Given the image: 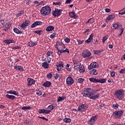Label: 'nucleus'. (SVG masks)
<instances>
[{"label":"nucleus","mask_w":125,"mask_h":125,"mask_svg":"<svg viewBox=\"0 0 125 125\" xmlns=\"http://www.w3.org/2000/svg\"><path fill=\"white\" fill-rule=\"evenodd\" d=\"M83 92V96L85 97L87 96V97L92 100H96L100 96V93L96 94L95 91H93L91 88H85L84 89Z\"/></svg>","instance_id":"obj_1"},{"label":"nucleus","mask_w":125,"mask_h":125,"mask_svg":"<svg viewBox=\"0 0 125 125\" xmlns=\"http://www.w3.org/2000/svg\"><path fill=\"white\" fill-rule=\"evenodd\" d=\"M50 12H51V8L48 5L42 7L41 9V13L43 16L49 15Z\"/></svg>","instance_id":"obj_2"},{"label":"nucleus","mask_w":125,"mask_h":125,"mask_svg":"<svg viewBox=\"0 0 125 125\" xmlns=\"http://www.w3.org/2000/svg\"><path fill=\"white\" fill-rule=\"evenodd\" d=\"M7 94L6 95V98L8 99H10L11 100H14L16 97L13 95H8V94H13L14 95L17 96V91L15 90H11L10 91H8L6 92Z\"/></svg>","instance_id":"obj_3"},{"label":"nucleus","mask_w":125,"mask_h":125,"mask_svg":"<svg viewBox=\"0 0 125 125\" xmlns=\"http://www.w3.org/2000/svg\"><path fill=\"white\" fill-rule=\"evenodd\" d=\"M115 95L119 100H122L125 95V92L122 89L117 90L115 93Z\"/></svg>","instance_id":"obj_4"},{"label":"nucleus","mask_w":125,"mask_h":125,"mask_svg":"<svg viewBox=\"0 0 125 125\" xmlns=\"http://www.w3.org/2000/svg\"><path fill=\"white\" fill-rule=\"evenodd\" d=\"M55 48H56L58 51L57 54L60 56L62 53H70V50L68 48H66L65 50H60L58 48V41L57 42L56 45H55Z\"/></svg>","instance_id":"obj_5"},{"label":"nucleus","mask_w":125,"mask_h":125,"mask_svg":"<svg viewBox=\"0 0 125 125\" xmlns=\"http://www.w3.org/2000/svg\"><path fill=\"white\" fill-rule=\"evenodd\" d=\"M124 114V111L120 110V111H115L113 113L112 116L115 118V119H121L122 116Z\"/></svg>","instance_id":"obj_6"},{"label":"nucleus","mask_w":125,"mask_h":125,"mask_svg":"<svg viewBox=\"0 0 125 125\" xmlns=\"http://www.w3.org/2000/svg\"><path fill=\"white\" fill-rule=\"evenodd\" d=\"M62 9H59L58 8H55V10L52 12V14L55 17H59L62 14Z\"/></svg>","instance_id":"obj_7"},{"label":"nucleus","mask_w":125,"mask_h":125,"mask_svg":"<svg viewBox=\"0 0 125 125\" xmlns=\"http://www.w3.org/2000/svg\"><path fill=\"white\" fill-rule=\"evenodd\" d=\"M88 108V105L87 104H82L79 105L78 107V111L79 112H85Z\"/></svg>","instance_id":"obj_8"},{"label":"nucleus","mask_w":125,"mask_h":125,"mask_svg":"<svg viewBox=\"0 0 125 125\" xmlns=\"http://www.w3.org/2000/svg\"><path fill=\"white\" fill-rule=\"evenodd\" d=\"M98 118V116L97 115H95L91 117L90 118L88 121V124L91 125H94L95 122L97 121Z\"/></svg>","instance_id":"obj_9"},{"label":"nucleus","mask_w":125,"mask_h":125,"mask_svg":"<svg viewBox=\"0 0 125 125\" xmlns=\"http://www.w3.org/2000/svg\"><path fill=\"white\" fill-rule=\"evenodd\" d=\"M90 55H91V53H90L89 50H84L82 54V56H83V58L89 57Z\"/></svg>","instance_id":"obj_10"},{"label":"nucleus","mask_w":125,"mask_h":125,"mask_svg":"<svg viewBox=\"0 0 125 125\" xmlns=\"http://www.w3.org/2000/svg\"><path fill=\"white\" fill-rule=\"evenodd\" d=\"M66 84L67 85H72L74 83V79L71 76H68L66 80Z\"/></svg>","instance_id":"obj_11"},{"label":"nucleus","mask_w":125,"mask_h":125,"mask_svg":"<svg viewBox=\"0 0 125 125\" xmlns=\"http://www.w3.org/2000/svg\"><path fill=\"white\" fill-rule=\"evenodd\" d=\"M29 24H30V21L26 20L21 25V29H26V28H27V27L29 26Z\"/></svg>","instance_id":"obj_12"},{"label":"nucleus","mask_w":125,"mask_h":125,"mask_svg":"<svg viewBox=\"0 0 125 125\" xmlns=\"http://www.w3.org/2000/svg\"><path fill=\"white\" fill-rule=\"evenodd\" d=\"M42 22L41 21H35L30 25V28H35L37 26H42Z\"/></svg>","instance_id":"obj_13"},{"label":"nucleus","mask_w":125,"mask_h":125,"mask_svg":"<svg viewBox=\"0 0 125 125\" xmlns=\"http://www.w3.org/2000/svg\"><path fill=\"white\" fill-rule=\"evenodd\" d=\"M27 85L28 86H31V85H33V84H35V83H36V81L32 78H27Z\"/></svg>","instance_id":"obj_14"},{"label":"nucleus","mask_w":125,"mask_h":125,"mask_svg":"<svg viewBox=\"0 0 125 125\" xmlns=\"http://www.w3.org/2000/svg\"><path fill=\"white\" fill-rule=\"evenodd\" d=\"M58 44L59 48L60 50H64V49L66 48L65 44H64L62 42H61L60 41H58Z\"/></svg>","instance_id":"obj_15"},{"label":"nucleus","mask_w":125,"mask_h":125,"mask_svg":"<svg viewBox=\"0 0 125 125\" xmlns=\"http://www.w3.org/2000/svg\"><path fill=\"white\" fill-rule=\"evenodd\" d=\"M68 14L71 18H74V19L78 18V15H76V13L74 11L69 12Z\"/></svg>","instance_id":"obj_16"},{"label":"nucleus","mask_w":125,"mask_h":125,"mask_svg":"<svg viewBox=\"0 0 125 125\" xmlns=\"http://www.w3.org/2000/svg\"><path fill=\"white\" fill-rule=\"evenodd\" d=\"M3 42H4V43H6V44H10V43H14L15 41L13 39H7L4 40Z\"/></svg>","instance_id":"obj_17"},{"label":"nucleus","mask_w":125,"mask_h":125,"mask_svg":"<svg viewBox=\"0 0 125 125\" xmlns=\"http://www.w3.org/2000/svg\"><path fill=\"white\" fill-rule=\"evenodd\" d=\"M113 27L114 28H113V30H114V29L116 30V29H118V28L119 27H122V24L120 23V22H116L113 23Z\"/></svg>","instance_id":"obj_18"},{"label":"nucleus","mask_w":125,"mask_h":125,"mask_svg":"<svg viewBox=\"0 0 125 125\" xmlns=\"http://www.w3.org/2000/svg\"><path fill=\"white\" fill-rule=\"evenodd\" d=\"M36 44H38V42H34L33 41H30L28 42V45L30 47H34Z\"/></svg>","instance_id":"obj_19"},{"label":"nucleus","mask_w":125,"mask_h":125,"mask_svg":"<svg viewBox=\"0 0 125 125\" xmlns=\"http://www.w3.org/2000/svg\"><path fill=\"white\" fill-rule=\"evenodd\" d=\"M93 39V34H91L89 35L88 39L87 40H86L85 42L87 43H89V42H91V41H92Z\"/></svg>","instance_id":"obj_20"},{"label":"nucleus","mask_w":125,"mask_h":125,"mask_svg":"<svg viewBox=\"0 0 125 125\" xmlns=\"http://www.w3.org/2000/svg\"><path fill=\"white\" fill-rule=\"evenodd\" d=\"M43 86L44 87H49L51 85V82L49 81H46L42 84Z\"/></svg>","instance_id":"obj_21"},{"label":"nucleus","mask_w":125,"mask_h":125,"mask_svg":"<svg viewBox=\"0 0 125 125\" xmlns=\"http://www.w3.org/2000/svg\"><path fill=\"white\" fill-rule=\"evenodd\" d=\"M95 20L93 18H90L87 21H86L85 22V23L87 25V24H88V23H89L90 24H93V23H94L95 22Z\"/></svg>","instance_id":"obj_22"},{"label":"nucleus","mask_w":125,"mask_h":125,"mask_svg":"<svg viewBox=\"0 0 125 125\" xmlns=\"http://www.w3.org/2000/svg\"><path fill=\"white\" fill-rule=\"evenodd\" d=\"M24 10H21L20 11H19L18 13L16 14V17H20L21 15H23L24 14Z\"/></svg>","instance_id":"obj_23"},{"label":"nucleus","mask_w":125,"mask_h":125,"mask_svg":"<svg viewBox=\"0 0 125 125\" xmlns=\"http://www.w3.org/2000/svg\"><path fill=\"white\" fill-rule=\"evenodd\" d=\"M90 75H93L94 76H96V75H97V74H98V72L96 69H94L90 71Z\"/></svg>","instance_id":"obj_24"},{"label":"nucleus","mask_w":125,"mask_h":125,"mask_svg":"<svg viewBox=\"0 0 125 125\" xmlns=\"http://www.w3.org/2000/svg\"><path fill=\"white\" fill-rule=\"evenodd\" d=\"M13 31L15 33H16V34H23V32L20 31V30H19L18 28H14L13 29Z\"/></svg>","instance_id":"obj_25"},{"label":"nucleus","mask_w":125,"mask_h":125,"mask_svg":"<svg viewBox=\"0 0 125 125\" xmlns=\"http://www.w3.org/2000/svg\"><path fill=\"white\" fill-rule=\"evenodd\" d=\"M53 30H54V26H51V25L47 26L46 28V31L47 32H51V31H53Z\"/></svg>","instance_id":"obj_26"},{"label":"nucleus","mask_w":125,"mask_h":125,"mask_svg":"<svg viewBox=\"0 0 125 125\" xmlns=\"http://www.w3.org/2000/svg\"><path fill=\"white\" fill-rule=\"evenodd\" d=\"M14 69L18 70L19 71H24L23 67L20 65H16L14 66Z\"/></svg>","instance_id":"obj_27"},{"label":"nucleus","mask_w":125,"mask_h":125,"mask_svg":"<svg viewBox=\"0 0 125 125\" xmlns=\"http://www.w3.org/2000/svg\"><path fill=\"white\" fill-rule=\"evenodd\" d=\"M115 18V15H110L108 16L106 20V22L110 21V20H112V19H114Z\"/></svg>","instance_id":"obj_28"},{"label":"nucleus","mask_w":125,"mask_h":125,"mask_svg":"<svg viewBox=\"0 0 125 125\" xmlns=\"http://www.w3.org/2000/svg\"><path fill=\"white\" fill-rule=\"evenodd\" d=\"M64 99H66V97L65 96H62V97H59L58 98L57 102H62Z\"/></svg>","instance_id":"obj_29"},{"label":"nucleus","mask_w":125,"mask_h":125,"mask_svg":"<svg viewBox=\"0 0 125 125\" xmlns=\"http://www.w3.org/2000/svg\"><path fill=\"white\" fill-rule=\"evenodd\" d=\"M89 81H90L91 83H98V79L92 77L89 79Z\"/></svg>","instance_id":"obj_30"},{"label":"nucleus","mask_w":125,"mask_h":125,"mask_svg":"<svg viewBox=\"0 0 125 125\" xmlns=\"http://www.w3.org/2000/svg\"><path fill=\"white\" fill-rule=\"evenodd\" d=\"M55 107H56L55 104H52L48 106V109H49V110H50L51 111V110H53Z\"/></svg>","instance_id":"obj_31"},{"label":"nucleus","mask_w":125,"mask_h":125,"mask_svg":"<svg viewBox=\"0 0 125 125\" xmlns=\"http://www.w3.org/2000/svg\"><path fill=\"white\" fill-rule=\"evenodd\" d=\"M64 123L70 124L72 122V120L70 118H66L63 119Z\"/></svg>","instance_id":"obj_32"},{"label":"nucleus","mask_w":125,"mask_h":125,"mask_svg":"<svg viewBox=\"0 0 125 125\" xmlns=\"http://www.w3.org/2000/svg\"><path fill=\"white\" fill-rule=\"evenodd\" d=\"M106 81H107V79L104 78L101 79H98V83H106Z\"/></svg>","instance_id":"obj_33"},{"label":"nucleus","mask_w":125,"mask_h":125,"mask_svg":"<svg viewBox=\"0 0 125 125\" xmlns=\"http://www.w3.org/2000/svg\"><path fill=\"white\" fill-rule=\"evenodd\" d=\"M42 67L44 68V69H48V68H49V64H48V63H43Z\"/></svg>","instance_id":"obj_34"},{"label":"nucleus","mask_w":125,"mask_h":125,"mask_svg":"<svg viewBox=\"0 0 125 125\" xmlns=\"http://www.w3.org/2000/svg\"><path fill=\"white\" fill-rule=\"evenodd\" d=\"M109 38V35H105L103 38L102 42L103 43H105V42Z\"/></svg>","instance_id":"obj_35"},{"label":"nucleus","mask_w":125,"mask_h":125,"mask_svg":"<svg viewBox=\"0 0 125 125\" xmlns=\"http://www.w3.org/2000/svg\"><path fill=\"white\" fill-rule=\"evenodd\" d=\"M85 71V69H84V66L82 65L79 67V72H80V73H84Z\"/></svg>","instance_id":"obj_36"},{"label":"nucleus","mask_w":125,"mask_h":125,"mask_svg":"<svg viewBox=\"0 0 125 125\" xmlns=\"http://www.w3.org/2000/svg\"><path fill=\"white\" fill-rule=\"evenodd\" d=\"M5 24V22L4 21V20H2L0 21V28H2V27H4Z\"/></svg>","instance_id":"obj_37"},{"label":"nucleus","mask_w":125,"mask_h":125,"mask_svg":"<svg viewBox=\"0 0 125 125\" xmlns=\"http://www.w3.org/2000/svg\"><path fill=\"white\" fill-rule=\"evenodd\" d=\"M74 68L77 70V69H80L81 67V63H74Z\"/></svg>","instance_id":"obj_38"},{"label":"nucleus","mask_w":125,"mask_h":125,"mask_svg":"<svg viewBox=\"0 0 125 125\" xmlns=\"http://www.w3.org/2000/svg\"><path fill=\"white\" fill-rule=\"evenodd\" d=\"M46 55L48 57L51 56L53 55V51H48L47 52V53H46Z\"/></svg>","instance_id":"obj_39"},{"label":"nucleus","mask_w":125,"mask_h":125,"mask_svg":"<svg viewBox=\"0 0 125 125\" xmlns=\"http://www.w3.org/2000/svg\"><path fill=\"white\" fill-rule=\"evenodd\" d=\"M32 107L31 106H23L21 107V110H31Z\"/></svg>","instance_id":"obj_40"},{"label":"nucleus","mask_w":125,"mask_h":125,"mask_svg":"<svg viewBox=\"0 0 125 125\" xmlns=\"http://www.w3.org/2000/svg\"><path fill=\"white\" fill-rule=\"evenodd\" d=\"M35 34H38V35H39L41 36L42 34V30H37L34 31Z\"/></svg>","instance_id":"obj_41"},{"label":"nucleus","mask_w":125,"mask_h":125,"mask_svg":"<svg viewBox=\"0 0 125 125\" xmlns=\"http://www.w3.org/2000/svg\"><path fill=\"white\" fill-rule=\"evenodd\" d=\"M36 94L37 95H38V96H41V95H42V91H40V89H37L36 90Z\"/></svg>","instance_id":"obj_42"},{"label":"nucleus","mask_w":125,"mask_h":125,"mask_svg":"<svg viewBox=\"0 0 125 125\" xmlns=\"http://www.w3.org/2000/svg\"><path fill=\"white\" fill-rule=\"evenodd\" d=\"M91 64H93V68H98L99 66L98 63H91Z\"/></svg>","instance_id":"obj_43"},{"label":"nucleus","mask_w":125,"mask_h":125,"mask_svg":"<svg viewBox=\"0 0 125 125\" xmlns=\"http://www.w3.org/2000/svg\"><path fill=\"white\" fill-rule=\"evenodd\" d=\"M55 36H56V33L54 32L50 36V39H54V38H55Z\"/></svg>","instance_id":"obj_44"},{"label":"nucleus","mask_w":125,"mask_h":125,"mask_svg":"<svg viewBox=\"0 0 125 125\" xmlns=\"http://www.w3.org/2000/svg\"><path fill=\"white\" fill-rule=\"evenodd\" d=\"M118 107H119V104H115L112 105V108H114V109H115V110H117Z\"/></svg>","instance_id":"obj_45"},{"label":"nucleus","mask_w":125,"mask_h":125,"mask_svg":"<svg viewBox=\"0 0 125 125\" xmlns=\"http://www.w3.org/2000/svg\"><path fill=\"white\" fill-rule=\"evenodd\" d=\"M53 4L55 5H59V6H60V5H61L62 4V3L61 2H53Z\"/></svg>","instance_id":"obj_46"},{"label":"nucleus","mask_w":125,"mask_h":125,"mask_svg":"<svg viewBox=\"0 0 125 125\" xmlns=\"http://www.w3.org/2000/svg\"><path fill=\"white\" fill-rule=\"evenodd\" d=\"M47 79H51L52 78V73H49L46 75Z\"/></svg>","instance_id":"obj_47"},{"label":"nucleus","mask_w":125,"mask_h":125,"mask_svg":"<svg viewBox=\"0 0 125 125\" xmlns=\"http://www.w3.org/2000/svg\"><path fill=\"white\" fill-rule=\"evenodd\" d=\"M83 81H84V79L82 78H79L78 80V83H83Z\"/></svg>","instance_id":"obj_48"},{"label":"nucleus","mask_w":125,"mask_h":125,"mask_svg":"<svg viewBox=\"0 0 125 125\" xmlns=\"http://www.w3.org/2000/svg\"><path fill=\"white\" fill-rule=\"evenodd\" d=\"M11 27V25L10 24H7V26H5V29H4V31H8V30Z\"/></svg>","instance_id":"obj_49"},{"label":"nucleus","mask_w":125,"mask_h":125,"mask_svg":"<svg viewBox=\"0 0 125 125\" xmlns=\"http://www.w3.org/2000/svg\"><path fill=\"white\" fill-rule=\"evenodd\" d=\"M38 118H39V119H42V120H44V121H46V122H48V119L44 117H38Z\"/></svg>","instance_id":"obj_50"},{"label":"nucleus","mask_w":125,"mask_h":125,"mask_svg":"<svg viewBox=\"0 0 125 125\" xmlns=\"http://www.w3.org/2000/svg\"><path fill=\"white\" fill-rule=\"evenodd\" d=\"M70 38H66L64 39V42H66V43H69V42H70Z\"/></svg>","instance_id":"obj_51"},{"label":"nucleus","mask_w":125,"mask_h":125,"mask_svg":"<svg viewBox=\"0 0 125 125\" xmlns=\"http://www.w3.org/2000/svg\"><path fill=\"white\" fill-rule=\"evenodd\" d=\"M83 42H84L83 40L81 41V40H77L78 43L79 45L83 44Z\"/></svg>","instance_id":"obj_52"},{"label":"nucleus","mask_w":125,"mask_h":125,"mask_svg":"<svg viewBox=\"0 0 125 125\" xmlns=\"http://www.w3.org/2000/svg\"><path fill=\"white\" fill-rule=\"evenodd\" d=\"M50 112H51V110H49V109H44V114H49V113H50Z\"/></svg>","instance_id":"obj_53"},{"label":"nucleus","mask_w":125,"mask_h":125,"mask_svg":"<svg viewBox=\"0 0 125 125\" xmlns=\"http://www.w3.org/2000/svg\"><path fill=\"white\" fill-rule=\"evenodd\" d=\"M39 114H44V109H39Z\"/></svg>","instance_id":"obj_54"},{"label":"nucleus","mask_w":125,"mask_h":125,"mask_svg":"<svg viewBox=\"0 0 125 125\" xmlns=\"http://www.w3.org/2000/svg\"><path fill=\"white\" fill-rule=\"evenodd\" d=\"M26 4L28 5L30 4V3H32V0H25Z\"/></svg>","instance_id":"obj_55"},{"label":"nucleus","mask_w":125,"mask_h":125,"mask_svg":"<svg viewBox=\"0 0 125 125\" xmlns=\"http://www.w3.org/2000/svg\"><path fill=\"white\" fill-rule=\"evenodd\" d=\"M120 34L119 35V36H122L124 33V28H121V29L120 30Z\"/></svg>","instance_id":"obj_56"},{"label":"nucleus","mask_w":125,"mask_h":125,"mask_svg":"<svg viewBox=\"0 0 125 125\" xmlns=\"http://www.w3.org/2000/svg\"><path fill=\"white\" fill-rule=\"evenodd\" d=\"M93 64H92L91 63V64H90V65H89V66H88V69L89 70H91L92 69H93Z\"/></svg>","instance_id":"obj_57"},{"label":"nucleus","mask_w":125,"mask_h":125,"mask_svg":"<svg viewBox=\"0 0 125 125\" xmlns=\"http://www.w3.org/2000/svg\"><path fill=\"white\" fill-rule=\"evenodd\" d=\"M120 74H124L125 73V69L123 68L120 71H119Z\"/></svg>","instance_id":"obj_58"},{"label":"nucleus","mask_w":125,"mask_h":125,"mask_svg":"<svg viewBox=\"0 0 125 125\" xmlns=\"http://www.w3.org/2000/svg\"><path fill=\"white\" fill-rule=\"evenodd\" d=\"M69 67H70V64H67L66 66V69L67 70V71H71V69L69 68Z\"/></svg>","instance_id":"obj_59"},{"label":"nucleus","mask_w":125,"mask_h":125,"mask_svg":"<svg viewBox=\"0 0 125 125\" xmlns=\"http://www.w3.org/2000/svg\"><path fill=\"white\" fill-rule=\"evenodd\" d=\"M54 78L56 80H57L59 78V74L56 73L55 74Z\"/></svg>","instance_id":"obj_60"},{"label":"nucleus","mask_w":125,"mask_h":125,"mask_svg":"<svg viewBox=\"0 0 125 125\" xmlns=\"http://www.w3.org/2000/svg\"><path fill=\"white\" fill-rule=\"evenodd\" d=\"M115 72L114 71H111L110 72L111 77H115Z\"/></svg>","instance_id":"obj_61"},{"label":"nucleus","mask_w":125,"mask_h":125,"mask_svg":"<svg viewBox=\"0 0 125 125\" xmlns=\"http://www.w3.org/2000/svg\"><path fill=\"white\" fill-rule=\"evenodd\" d=\"M72 2V0H66L65 4H69L71 3Z\"/></svg>","instance_id":"obj_62"},{"label":"nucleus","mask_w":125,"mask_h":125,"mask_svg":"<svg viewBox=\"0 0 125 125\" xmlns=\"http://www.w3.org/2000/svg\"><path fill=\"white\" fill-rule=\"evenodd\" d=\"M57 71H61V70H62V68L59 66L58 65H57Z\"/></svg>","instance_id":"obj_63"},{"label":"nucleus","mask_w":125,"mask_h":125,"mask_svg":"<svg viewBox=\"0 0 125 125\" xmlns=\"http://www.w3.org/2000/svg\"><path fill=\"white\" fill-rule=\"evenodd\" d=\"M46 61H47V62H48V63L51 62V58H50V57H48L47 59V60H46Z\"/></svg>","instance_id":"obj_64"}]
</instances>
